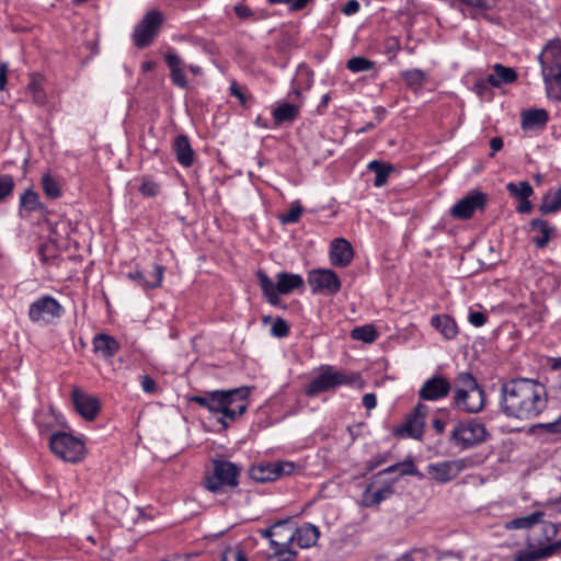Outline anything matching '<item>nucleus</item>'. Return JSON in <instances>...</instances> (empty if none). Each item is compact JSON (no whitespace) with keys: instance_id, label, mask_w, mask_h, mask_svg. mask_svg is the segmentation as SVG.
<instances>
[{"instance_id":"f257e3e1","label":"nucleus","mask_w":561,"mask_h":561,"mask_svg":"<svg viewBox=\"0 0 561 561\" xmlns=\"http://www.w3.org/2000/svg\"><path fill=\"white\" fill-rule=\"evenodd\" d=\"M547 391L542 383L535 379L516 378L501 387V410L508 417L529 421L546 409Z\"/></svg>"},{"instance_id":"f03ea898","label":"nucleus","mask_w":561,"mask_h":561,"mask_svg":"<svg viewBox=\"0 0 561 561\" xmlns=\"http://www.w3.org/2000/svg\"><path fill=\"white\" fill-rule=\"evenodd\" d=\"M249 394L250 389L241 387L230 390L210 391L205 393V396L193 397L192 401L213 413H220L226 419L234 421L247 411Z\"/></svg>"},{"instance_id":"7ed1b4c3","label":"nucleus","mask_w":561,"mask_h":561,"mask_svg":"<svg viewBox=\"0 0 561 561\" xmlns=\"http://www.w3.org/2000/svg\"><path fill=\"white\" fill-rule=\"evenodd\" d=\"M538 59L548 95L561 102V41L547 44Z\"/></svg>"},{"instance_id":"20e7f679","label":"nucleus","mask_w":561,"mask_h":561,"mask_svg":"<svg viewBox=\"0 0 561 561\" xmlns=\"http://www.w3.org/2000/svg\"><path fill=\"white\" fill-rule=\"evenodd\" d=\"M484 402V391L476 378L470 373H460L456 378L454 405L467 413H478L483 409Z\"/></svg>"},{"instance_id":"39448f33","label":"nucleus","mask_w":561,"mask_h":561,"mask_svg":"<svg viewBox=\"0 0 561 561\" xmlns=\"http://www.w3.org/2000/svg\"><path fill=\"white\" fill-rule=\"evenodd\" d=\"M340 386H358L362 388L364 382L359 373L337 370L333 366L327 365L320 368V374L311 380L305 392L308 397H314L321 392L334 390Z\"/></svg>"},{"instance_id":"423d86ee","label":"nucleus","mask_w":561,"mask_h":561,"mask_svg":"<svg viewBox=\"0 0 561 561\" xmlns=\"http://www.w3.org/2000/svg\"><path fill=\"white\" fill-rule=\"evenodd\" d=\"M241 468L230 461L214 459L211 470L204 478V486L211 493L224 492L226 488L238 485Z\"/></svg>"},{"instance_id":"0eeeda50","label":"nucleus","mask_w":561,"mask_h":561,"mask_svg":"<svg viewBox=\"0 0 561 561\" xmlns=\"http://www.w3.org/2000/svg\"><path fill=\"white\" fill-rule=\"evenodd\" d=\"M257 278L265 297L274 306L279 302V294L286 295L304 286V279L300 275L286 272L277 274L276 285L263 271L257 272Z\"/></svg>"},{"instance_id":"6e6552de","label":"nucleus","mask_w":561,"mask_h":561,"mask_svg":"<svg viewBox=\"0 0 561 561\" xmlns=\"http://www.w3.org/2000/svg\"><path fill=\"white\" fill-rule=\"evenodd\" d=\"M49 446L51 451L61 460L79 462L84 458V443L67 433H57L50 436Z\"/></svg>"},{"instance_id":"1a4fd4ad","label":"nucleus","mask_w":561,"mask_h":561,"mask_svg":"<svg viewBox=\"0 0 561 561\" xmlns=\"http://www.w3.org/2000/svg\"><path fill=\"white\" fill-rule=\"evenodd\" d=\"M486 430L483 424L470 420L459 423L451 432L450 440L461 448H469L485 440Z\"/></svg>"},{"instance_id":"9d476101","label":"nucleus","mask_w":561,"mask_h":561,"mask_svg":"<svg viewBox=\"0 0 561 561\" xmlns=\"http://www.w3.org/2000/svg\"><path fill=\"white\" fill-rule=\"evenodd\" d=\"M162 22L163 15L161 12L156 10L149 11L134 30L135 45L139 48L149 46L158 35Z\"/></svg>"},{"instance_id":"9b49d317","label":"nucleus","mask_w":561,"mask_h":561,"mask_svg":"<svg viewBox=\"0 0 561 561\" xmlns=\"http://www.w3.org/2000/svg\"><path fill=\"white\" fill-rule=\"evenodd\" d=\"M61 305L51 296H43L30 305L28 318L34 323H51L61 317Z\"/></svg>"},{"instance_id":"f8f14e48","label":"nucleus","mask_w":561,"mask_h":561,"mask_svg":"<svg viewBox=\"0 0 561 561\" xmlns=\"http://www.w3.org/2000/svg\"><path fill=\"white\" fill-rule=\"evenodd\" d=\"M428 412V407L423 403H417L413 411L407 415L404 422L394 430V434L401 437H411L420 439L423 435L425 419Z\"/></svg>"},{"instance_id":"ddd939ff","label":"nucleus","mask_w":561,"mask_h":561,"mask_svg":"<svg viewBox=\"0 0 561 561\" xmlns=\"http://www.w3.org/2000/svg\"><path fill=\"white\" fill-rule=\"evenodd\" d=\"M308 284L313 294L334 295L341 289V280L331 270L311 271L308 275Z\"/></svg>"},{"instance_id":"4468645a","label":"nucleus","mask_w":561,"mask_h":561,"mask_svg":"<svg viewBox=\"0 0 561 561\" xmlns=\"http://www.w3.org/2000/svg\"><path fill=\"white\" fill-rule=\"evenodd\" d=\"M295 469V465L289 461H279L274 463H259L252 466L249 470L251 479L257 482H271L283 476L290 474Z\"/></svg>"},{"instance_id":"2eb2a0df","label":"nucleus","mask_w":561,"mask_h":561,"mask_svg":"<svg viewBox=\"0 0 561 561\" xmlns=\"http://www.w3.org/2000/svg\"><path fill=\"white\" fill-rule=\"evenodd\" d=\"M260 533L262 537L268 539L271 549H290L295 539L293 527L285 520L277 522Z\"/></svg>"},{"instance_id":"dca6fc26","label":"nucleus","mask_w":561,"mask_h":561,"mask_svg":"<svg viewBox=\"0 0 561 561\" xmlns=\"http://www.w3.org/2000/svg\"><path fill=\"white\" fill-rule=\"evenodd\" d=\"M466 468L465 459L447 460L427 466V473L439 483H447Z\"/></svg>"},{"instance_id":"f3484780","label":"nucleus","mask_w":561,"mask_h":561,"mask_svg":"<svg viewBox=\"0 0 561 561\" xmlns=\"http://www.w3.org/2000/svg\"><path fill=\"white\" fill-rule=\"evenodd\" d=\"M71 399L76 411L87 421H93L100 412V400L79 388H73Z\"/></svg>"},{"instance_id":"a211bd4d","label":"nucleus","mask_w":561,"mask_h":561,"mask_svg":"<svg viewBox=\"0 0 561 561\" xmlns=\"http://www.w3.org/2000/svg\"><path fill=\"white\" fill-rule=\"evenodd\" d=\"M485 195L473 192L458 201L450 209V215L458 219H469L477 209L483 208Z\"/></svg>"},{"instance_id":"6ab92c4d","label":"nucleus","mask_w":561,"mask_h":561,"mask_svg":"<svg viewBox=\"0 0 561 561\" xmlns=\"http://www.w3.org/2000/svg\"><path fill=\"white\" fill-rule=\"evenodd\" d=\"M451 390L449 381L442 376L427 379L419 391L423 400L435 401L448 396Z\"/></svg>"},{"instance_id":"aec40b11","label":"nucleus","mask_w":561,"mask_h":561,"mask_svg":"<svg viewBox=\"0 0 561 561\" xmlns=\"http://www.w3.org/2000/svg\"><path fill=\"white\" fill-rule=\"evenodd\" d=\"M354 257V251L351 243L343 239H334L330 247V260L334 266L346 267Z\"/></svg>"},{"instance_id":"412c9836","label":"nucleus","mask_w":561,"mask_h":561,"mask_svg":"<svg viewBox=\"0 0 561 561\" xmlns=\"http://www.w3.org/2000/svg\"><path fill=\"white\" fill-rule=\"evenodd\" d=\"M164 274V267L154 264L153 265V272L150 276V278H147L145 274L141 271H135L130 272L128 274V278L135 282L137 285L142 287L144 289H151V288H158L160 287Z\"/></svg>"},{"instance_id":"4be33fe9","label":"nucleus","mask_w":561,"mask_h":561,"mask_svg":"<svg viewBox=\"0 0 561 561\" xmlns=\"http://www.w3.org/2000/svg\"><path fill=\"white\" fill-rule=\"evenodd\" d=\"M549 119V114L543 108H533L522 112V128L524 130L542 129Z\"/></svg>"},{"instance_id":"5701e85b","label":"nucleus","mask_w":561,"mask_h":561,"mask_svg":"<svg viewBox=\"0 0 561 561\" xmlns=\"http://www.w3.org/2000/svg\"><path fill=\"white\" fill-rule=\"evenodd\" d=\"M173 151L178 162L188 168L194 162V151L191 147L190 140L185 135H179L173 141Z\"/></svg>"},{"instance_id":"b1692460","label":"nucleus","mask_w":561,"mask_h":561,"mask_svg":"<svg viewBox=\"0 0 561 561\" xmlns=\"http://www.w3.org/2000/svg\"><path fill=\"white\" fill-rule=\"evenodd\" d=\"M93 350L96 354H100L103 358L113 357L119 350V343L115 337L101 333L93 339Z\"/></svg>"},{"instance_id":"393cba45","label":"nucleus","mask_w":561,"mask_h":561,"mask_svg":"<svg viewBox=\"0 0 561 561\" xmlns=\"http://www.w3.org/2000/svg\"><path fill=\"white\" fill-rule=\"evenodd\" d=\"M294 541H296L300 548L314 546L320 537L319 528L309 523L302 524L300 527L294 529Z\"/></svg>"},{"instance_id":"a878e982","label":"nucleus","mask_w":561,"mask_h":561,"mask_svg":"<svg viewBox=\"0 0 561 561\" xmlns=\"http://www.w3.org/2000/svg\"><path fill=\"white\" fill-rule=\"evenodd\" d=\"M561 550V540L550 543L546 547L519 551L515 556V561H539L541 559L548 558L557 553Z\"/></svg>"},{"instance_id":"bb28decb","label":"nucleus","mask_w":561,"mask_h":561,"mask_svg":"<svg viewBox=\"0 0 561 561\" xmlns=\"http://www.w3.org/2000/svg\"><path fill=\"white\" fill-rule=\"evenodd\" d=\"M165 61L170 68L172 82L180 88H185L187 85V81L184 76L183 60L176 54L168 53L165 55Z\"/></svg>"},{"instance_id":"cd10ccee","label":"nucleus","mask_w":561,"mask_h":561,"mask_svg":"<svg viewBox=\"0 0 561 561\" xmlns=\"http://www.w3.org/2000/svg\"><path fill=\"white\" fill-rule=\"evenodd\" d=\"M517 79L516 71L511 67L501 64L493 66V72L488 76V81L492 87L499 88L502 84H508Z\"/></svg>"},{"instance_id":"c85d7f7f","label":"nucleus","mask_w":561,"mask_h":561,"mask_svg":"<svg viewBox=\"0 0 561 561\" xmlns=\"http://www.w3.org/2000/svg\"><path fill=\"white\" fill-rule=\"evenodd\" d=\"M431 324L447 339H454L458 333V328L453 318L447 314H436L431 319Z\"/></svg>"},{"instance_id":"c756f323","label":"nucleus","mask_w":561,"mask_h":561,"mask_svg":"<svg viewBox=\"0 0 561 561\" xmlns=\"http://www.w3.org/2000/svg\"><path fill=\"white\" fill-rule=\"evenodd\" d=\"M530 228L531 230L538 231L540 233L533 240L538 249L545 248L549 243L551 234L554 232V228L543 219H533L530 221Z\"/></svg>"},{"instance_id":"7c9ffc66","label":"nucleus","mask_w":561,"mask_h":561,"mask_svg":"<svg viewBox=\"0 0 561 561\" xmlns=\"http://www.w3.org/2000/svg\"><path fill=\"white\" fill-rule=\"evenodd\" d=\"M561 209V186L556 191L547 192L539 206V211L542 215H549L558 213Z\"/></svg>"},{"instance_id":"2f4dec72","label":"nucleus","mask_w":561,"mask_h":561,"mask_svg":"<svg viewBox=\"0 0 561 561\" xmlns=\"http://www.w3.org/2000/svg\"><path fill=\"white\" fill-rule=\"evenodd\" d=\"M367 169L375 173L374 185L377 187L385 185L390 173L393 171V167L391 164L377 160L369 162Z\"/></svg>"},{"instance_id":"473e14b6","label":"nucleus","mask_w":561,"mask_h":561,"mask_svg":"<svg viewBox=\"0 0 561 561\" xmlns=\"http://www.w3.org/2000/svg\"><path fill=\"white\" fill-rule=\"evenodd\" d=\"M299 114V106L290 103H284L273 111V118L277 125L285 122H293Z\"/></svg>"},{"instance_id":"72a5a7b5","label":"nucleus","mask_w":561,"mask_h":561,"mask_svg":"<svg viewBox=\"0 0 561 561\" xmlns=\"http://www.w3.org/2000/svg\"><path fill=\"white\" fill-rule=\"evenodd\" d=\"M543 512L537 511L531 513L530 515L514 518L506 524V528L508 529H528L542 523Z\"/></svg>"},{"instance_id":"f704fd0d","label":"nucleus","mask_w":561,"mask_h":561,"mask_svg":"<svg viewBox=\"0 0 561 561\" xmlns=\"http://www.w3.org/2000/svg\"><path fill=\"white\" fill-rule=\"evenodd\" d=\"M393 493V488L387 485L379 490H373L368 486L364 493V502L367 506L378 505L383 500L388 499Z\"/></svg>"},{"instance_id":"c9c22d12","label":"nucleus","mask_w":561,"mask_h":561,"mask_svg":"<svg viewBox=\"0 0 561 561\" xmlns=\"http://www.w3.org/2000/svg\"><path fill=\"white\" fill-rule=\"evenodd\" d=\"M381 473H398L399 476H417L421 477L422 474L417 471L415 468V465L411 458H408L401 462H398L396 465L389 466L385 470L380 471Z\"/></svg>"},{"instance_id":"e433bc0d","label":"nucleus","mask_w":561,"mask_h":561,"mask_svg":"<svg viewBox=\"0 0 561 561\" xmlns=\"http://www.w3.org/2000/svg\"><path fill=\"white\" fill-rule=\"evenodd\" d=\"M401 77L407 83V85L414 91L420 90L424 85L426 80L425 72L420 69H410L402 71Z\"/></svg>"},{"instance_id":"4c0bfd02","label":"nucleus","mask_w":561,"mask_h":561,"mask_svg":"<svg viewBox=\"0 0 561 561\" xmlns=\"http://www.w3.org/2000/svg\"><path fill=\"white\" fill-rule=\"evenodd\" d=\"M506 190L516 199L529 198L534 194L533 186L527 181L519 183L511 182L506 185Z\"/></svg>"},{"instance_id":"58836bf2","label":"nucleus","mask_w":561,"mask_h":561,"mask_svg":"<svg viewBox=\"0 0 561 561\" xmlns=\"http://www.w3.org/2000/svg\"><path fill=\"white\" fill-rule=\"evenodd\" d=\"M27 93L31 95L33 102L37 105H44L46 102V94L42 88V78L33 76L28 85Z\"/></svg>"},{"instance_id":"ea45409f","label":"nucleus","mask_w":561,"mask_h":561,"mask_svg":"<svg viewBox=\"0 0 561 561\" xmlns=\"http://www.w3.org/2000/svg\"><path fill=\"white\" fill-rule=\"evenodd\" d=\"M352 337L354 340L371 343L377 337V332L373 325L357 327L352 331Z\"/></svg>"},{"instance_id":"a19ab883","label":"nucleus","mask_w":561,"mask_h":561,"mask_svg":"<svg viewBox=\"0 0 561 561\" xmlns=\"http://www.w3.org/2000/svg\"><path fill=\"white\" fill-rule=\"evenodd\" d=\"M347 68L353 72L369 71L374 68V62L364 57H353L347 61Z\"/></svg>"},{"instance_id":"79ce46f5","label":"nucleus","mask_w":561,"mask_h":561,"mask_svg":"<svg viewBox=\"0 0 561 561\" xmlns=\"http://www.w3.org/2000/svg\"><path fill=\"white\" fill-rule=\"evenodd\" d=\"M20 205L30 211H34L39 206L38 195L32 190H26L20 198Z\"/></svg>"},{"instance_id":"37998d69","label":"nucleus","mask_w":561,"mask_h":561,"mask_svg":"<svg viewBox=\"0 0 561 561\" xmlns=\"http://www.w3.org/2000/svg\"><path fill=\"white\" fill-rule=\"evenodd\" d=\"M43 190L45 194L50 198H57L60 196V187L58 182L50 175L45 174L42 179Z\"/></svg>"},{"instance_id":"c03bdc74","label":"nucleus","mask_w":561,"mask_h":561,"mask_svg":"<svg viewBox=\"0 0 561 561\" xmlns=\"http://www.w3.org/2000/svg\"><path fill=\"white\" fill-rule=\"evenodd\" d=\"M297 558V551L290 549H272V553L268 554V559L272 561H295Z\"/></svg>"},{"instance_id":"a18cd8bd","label":"nucleus","mask_w":561,"mask_h":561,"mask_svg":"<svg viewBox=\"0 0 561 561\" xmlns=\"http://www.w3.org/2000/svg\"><path fill=\"white\" fill-rule=\"evenodd\" d=\"M14 187V181L11 175L4 174L0 176V201L9 196Z\"/></svg>"},{"instance_id":"49530a36","label":"nucleus","mask_w":561,"mask_h":561,"mask_svg":"<svg viewBox=\"0 0 561 561\" xmlns=\"http://www.w3.org/2000/svg\"><path fill=\"white\" fill-rule=\"evenodd\" d=\"M302 207L300 205L293 206L287 214L282 215L280 221L283 224H294L297 222L302 214Z\"/></svg>"},{"instance_id":"de8ad7c7","label":"nucleus","mask_w":561,"mask_h":561,"mask_svg":"<svg viewBox=\"0 0 561 561\" xmlns=\"http://www.w3.org/2000/svg\"><path fill=\"white\" fill-rule=\"evenodd\" d=\"M271 332L274 336L285 337L289 334V327L285 320L277 318L272 325Z\"/></svg>"},{"instance_id":"09e8293b","label":"nucleus","mask_w":561,"mask_h":561,"mask_svg":"<svg viewBox=\"0 0 561 561\" xmlns=\"http://www.w3.org/2000/svg\"><path fill=\"white\" fill-rule=\"evenodd\" d=\"M221 561H248V559L242 550L229 548L222 553Z\"/></svg>"},{"instance_id":"8fccbe9b","label":"nucleus","mask_w":561,"mask_h":561,"mask_svg":"<svg viewBox=\"0 0 561 561\" xmlns=\"http://www.w3.org/2000/svg\"><path fill=\"white\" fill-rule=\"evenodd\" d=\"M139 190L145 196H156L159 193L160 187L152 181H144Z\"/></svg>"},{"instance_id":"3c124183","label":"nucleus","mask_w":561,"mask_h":561,"mask_svg":"<svg viewBox=\"0 0 561 561\" xmlns=\"http://www.w3.org/2000/svg\"><path fill=\"white\" fill-rule=\"evenodd\" d=\"M541 527H542L543 538L547 541L552 540L558 534V528H557L556 524H553V523H550V522L542 523Z\"/></svg>"},{"instance_id":"603ef678","label":"nucleus","mask_w":561,"mask_h":561,"mask_svg":"<svg viewBox=\"0 0 561 561\" xmlns=\"http://www.w3.org/2000/svg\"><path fill=\"white\" fill-rule=\"evenodd\" d=\"M469 321L474 327H482L486 322V316L480 311L469 313Z\"/></svg>"},{"instance_id":"864d4df0","label":"nucleus","mask_w":561,"mask_h":561,"mask_svg":"<svg viewBox=\"0 0 561 561\" xmlns=\"http://www.w3.org/2000/svg\"><path fill=\"white\" fill-rule=\"evenodd\" d=\"M540 427H542L548 433L560 434L561 433V416L553 422L541 424Z\"/></svg>"},{"instance_id":"5fc2aeb1","label":"nucleus","mask_w":561,"mask_h":561,"mask_svg":"<svg viewBox=\"0 0 561 561\" xmlns=\"http://www.w3.org/2000/svg\"><path fill=\"white\" fill-rule=\"evenodd\" d=\"M141 387L142 390L147 393H152L156 391V381L149 376L141 377Z\"/></svg>"},{"instance_id":"6e6d98bb","label":"nucleus","mask_w":561,"mask_h":561,"mask_svg":"<svg viewBox=\"0 0 561 561\" xmlns=\"http://www.w3.org/2000/svg\"><path fill=\"white\" fill-rule=\"evenodd\" d=\"M490 82L488 81V77L485 79L478 80L474 85L473 90L477 94L483 95L489 90Z\"/></svg>"},{"instance_id":"4d7b16f0","label":"nucleus","mask_w":561,"mask_h":561,"mask_svg":"<svg viewBox=\"0 0 561 561\" xmlns=\"http://www.w3.org/2000/svg\"><path fill=\"white\" fill-rule=\"evenodd\" d=\"M363 405L367 409V410H373L376 408L377 405V398L374 393H366L364 394L363 397Z\"/></svg>"},{"instance_id":"13d9d810","label":"nucleus","mask_w":561,"mask_h":561,"mask_svg":"<svg viewBox=\"0 0 561 561\" xmlns=\"http://www.w3.org/2000/svg\"><path fill=\"white\" fill-rule=\"evenodd\" d=\"M234 12L240 19H247L252 15V11L243 4H237L234 7Z\"/></svg>"},{"instance_id":"bf43d9fd","label":"nucleus","mask_w":561,"mask_h":561,"mask_svg":"<svg viewBox=\"0 0 561 561\" xmlns=\"http://www.w3.org/2000/svg\"><path fill=\"white\" fill-rule=\"evenodd\" d=\"M359 10V3L356 0H350L343 8V12L347 15L354 14Z\"/></svg>"},{"instance_id":"052dcab7","label":"nucleus","mask_w":561,"mask_h":561,"mask_svg":"<svg viewBox=\"0 0 561 561\" xmlns=\"http://www.w3.org/2000/svg\"><path fill=\"white\" fill-rule=\"evenodd\" d=\"M491 153L493 157L496 151H500L503 148V139L501 137H494L490 140Z\"/></svg>"},{"instance_id":"680f3d73","label":"nucleus","mask_w":561,"mask_h":561,"mask_svg":"<svg viewBox=\"0 0 561 561\" xmlns=\"http://www.w3.org/2000/svg\"><path fill=\"white\" fill-rule=\"evenodd\" d=\"M533 206L528 198L518 199L517 210L522 214H527L531 210Z\"/></svg>"},{"instance_id":"e2e57ef3","label":"nucleus","mask_w":561,"mask_h":561,"mask_svg":"<svg viewBox=\"0 0 561 561\" xmlns=\"http://www.w3.org/2000/svg\"><path fill=\"white\" fill-rule=\"evenodd\" d=\"M7 72H8L7 64H1L0 65V90H4V88H5Z\"/></svg>"},{"instance_id":"0e129e2a","label":"nucleus","mask_w":561,"mask_h":561,"mask_svg":"<svg viewBox=\"0 0 561 561\" xmlns=\"http://www.w3.org/2000/svg\"><path fill=\"white\" fill-rule=\"evenodd\" d=\"M433 427L436 430V432L438 434H442L444 432V430H445V422H443L439 419H435L433 421Z\"/></svg>"},{"instance_id":"69168bd1","label":"nucleus","mask_w":561,"mask_h":561,"mask_svg":"<svg viewBox=\"0 0 561 561\" xmlns=\"http://www.w3.org/2000/svg\"><path fill=\"white\" fill-rule=\"evenodd\" d=\"M230 90L233 95H236L242 103H244V96H243L240 88H238L236 84H232Z\"/></svg>"},{"instance_id":"338daca9","label":"nucleus","mask_w":561,"mask_h":561,"mask_svg":"<svg viewBox=\"0 0 561 561\" xmlns=\"http://www.w3.org/2000/svg\"><path fill=\"white\" fill-rule=\"evenodd\" d=\"M374 112L376 114L378 123H380L383 119V117H385L386 110L383 107H381V106H378V107L374 108Z\"/></svg>"},{"instance_id":"774afa93","label":"nucleus","mask_w":561,"mask_h":561,"mask_svg":"<svg viewBox=\"0 0 561 561\" xmlns=\"http://www.w3.org/2000/svg\"><path fill=\"white\" fill-rule=\"evenodd\" d=\"M551 367L553 369H561V358H552L551 359Z\"/></svg>"}]
</instances>
